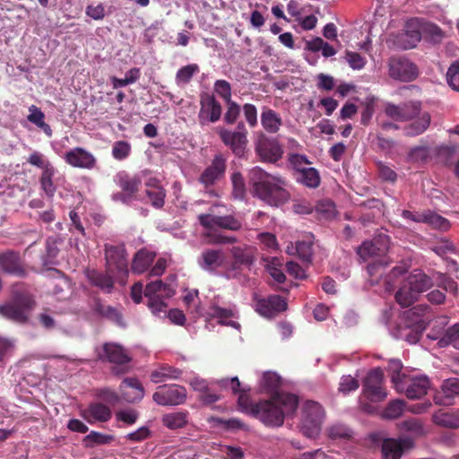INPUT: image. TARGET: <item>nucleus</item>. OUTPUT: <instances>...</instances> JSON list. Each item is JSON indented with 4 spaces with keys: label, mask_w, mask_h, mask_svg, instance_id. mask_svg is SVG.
Listing matches in <instances>:
<instances>
[{
    "label": "nucleus",
    "mask_w": 459,
    "mask_h": 459,
    "mask_svg": "<svg viewBox=\"0 0 459 459\" xmlns=\"http://www.w3.org/2000/svg\"><path fill=\"white\" fill-rule=\"evenodd\" d=\"M249 182L255 195L271 206H281L290 197L287 190L288 181L284 178L271 175L258 167L250 170Z\"/></svg>",
    "instance_id": "f257e3e1"
},
{
    "label": "nucleus",
    "mask_w": 459,
    "mask_h": 459,
    "mask_svg": "<svg viewBox=\"0 0 459 459\" xmlns=\"http://www.w3.org/2000/svg\"><path fill=\"white\" fill-rule=\"evenodd\" d=\"M299 405V398L293 394H278L270 400L260 401L251 408V413L267 427H280L286 415L293 414Z\"/></svg>",
    "instance_id": "f03ea898"
},
{
    "label": "nucleus",
    "mask_w": 459,
    "mask_h": 459,
    "mask_svg": "<svg viewBox=\"0 0 459 459\" xmlns=\"http://www.w3.org/2000/svg\"><path fill=\"white\" fill-rule=\"evenodd\" d=\"M34 295L22 284L12 288V301L0 305V316L15 324L26 325L30 314L36 307Z\"/></svg>",
    "instance_id": "7ed1b4c3"
},
{
    "label": "nucleus",
    "mask_w": 459,
    "mask_h": 459,
    "mask_svg": "<svg viewBox=\"0 0 459 459\" xmlns=\"http://www.w3.org/2000/svg\"><path fill=\"white\" fill-rule=\"evenodd\" d=\"M95 353L100 361L112 365L113 375L121 376L129 372L132 358L121 344L112 342H104L101 346L95 348Z\"/></svg>",
    "instance_id": "20e7f679"
},
{
    "label": "nucleus",
    "mask_w": 459,
    "mask_h": 459,
    "mask_svg": "<svg viewBox=\"0 0 459 459\" xmlns=\"http://www.w3.org/2000/svg\"><path fill=\"white\" fill-rule=\"evenodd\" d=\"M389 76L401 82H412L420 74L418 66L403 56H393L388 60Z\"/></svg>",
    "instance_id": "39448f33"
},
{
    "label": "nucleus",
    "mask_w": 459,
    "mask_h": 459,
    "mask_svg": "<svg viewBox=\"0 0 459 459\" xmlns=\"http://www.w3.org/2000/svg\"><path fill=\"white\" fill-rule=\"evenodd\" d=\"M187 392L183 385H163L157 387L152 400L160 406H176L185 403Z\"/></svg>",
    "instance_id": "423d86ee"
},
{
    "label": "nucleus",
    "mask_w": 459,
    "mask_h": 459,
    "mask_svg": "<svg viewBox=\"0 0 459 459\" xmlns=\"http://www.w3.org/2000/svg\"><path fill=\"white\" fill-rule=\"evenodd\" d=\"M302 413L305 433L309 437L316 435L325 419L324 408L316 402L307 401L303 406Z\"/></svg>",
    "instance_id": "0eeeda50"
},
{
    "label": "nucleus",
    "mask_w": 459,
    "mask_h": 459,
    "mask_svg": "<svg viewBox=\"0 0 459 459\" xmlns=\"http://www.w3.org/2000/svg\"><path fill=\"white\" fill-rule=\"evenodd\" d=\"M395 387L399 394H404L408 399L415 400L424 396L430 387V381L426 376L411 377L407 375Z\"/></svg>",
    "instance_id": "6e6552de"
},
{
    "label": "nucleus",
    "mask_w": 459,
    "mask_h": 459,
    "mask_svg": "<svg viewBox=\"0 0 459 459\" xmlns=\"http://www.w3.org/2000/svg\"><path fill=\"white\" fill-rule=\"evenodd\" d=\"M221 114L222 107L214 95L209 93L200 95V109L197 118L201 126L216 123L221 119Z\"/></svg>",
    "instance_id": "1a4fd4ad"
},
{
    "label": "nucleus",
    "mask_w": 459,
    "mask_h": 459,
    "mask_svg": "<svg viewBox=\"0 0 459 459\" xmlns=\"http://www.w3.org/2000/svg\"><path fill=\"white\" fill-rule=\"evenodd\" d=\"M421 39L420 18L413 17L405 21L404 30L397 34L395 43L403 49H411Z\"/></svg>",
    "instance_id": "9d476101"
},
{
    "label": "nucleus",
    "mask_w": 459,
    "mask_h": 459,
    "mask_svg": "<svg viewBox=\"0 0 459 459\" xmlns=\"http://www.w3.org/2000/svg\"><path fill=\"white\" fill-rule=\"evenodd\" d=\"M226 169L227 159L222 153H218L213 157L211 164L201 173L198 181L204 188L212 187L224 178Z\"/></svg>",
    "instance_id": "9b49d317"
},
{
    "label": "nucleus",
    "mask_w": 459,
    "mask_h": 459,
    "mask_svg": "<svg viewBox=\"0 0 459 459\" xmlns=\"http://www.w3.org/2000/svg\"><path fill=\"white\" fill-rule=\"evenodd\" d=\"M198 221L206 230H213L215 227L232 231H238L242 229V221L233 215H212L202 213L198 215Z\"/></svg>",
    "instance_id": "f8f14e48"
},
{
    "label": "nucleus",
    "mask_w": 459,
    "mask_h": 459,
    "mask_svg": "<svg viewBox=\"0 0 459 459\" xmlns=\"http://www.w3.org/2000/svg\"><path fill=\"white\" fill-rule=\"evenodd\" d=\"M385 112L387 117L400 121L413 119L422 114L421 102L419 100H409L400 105L386 104Z\"/></svg>",
    "instance_id": "ddd939ff"
},
{
    "label": "nucleus",
    "mask_w": 459,
    "mask_h": 459,
    "mask_svg": "<svg viewBox=\"0 0 459 459\" xmlns=\"http://www.w3.org/2000/svg\"><path fill=\"white\" fill-rule=\"evenodd\" d=\"M254 302L255 311L265 317H273L277 313L285 311L288 307L286 300L279 295H270L264 299L255 294Z\"/></svg>",
    "instance_id": "4468645a"
},
{
    "label": "nucleus",
    "mask_w": 459,
    "mask_h": 459,
    "mask_svg": "<svg viewBox=\"0 0 459 459\" xmlns=\"http://www.w3.org/2000/svg\"><path fill=\"white\" fill-rule=\"evenodd\" d=\"M255 152L260 158L268 162H276L281 159L283 149L279 142L274 138H269L261 134L256 143Z\"/></svg>",
    "instance_id": "2eb2a0df"
},
{
    "label": "nucleus",
    "mask_w": 459,
    "mask_h": 459,
    "mask_svg": "<svg viewBox=\"0 0 459 459\" xmlns=\"http://www.w3.org/2000/svg\"><path fill=\"white\" fill-rule=\"evenodd\" d=\"M232 256L231 268L228 272V278L235 277L233 272L239 270L241 266L250 267L255 261V248L251 246H237L230 249Z\"/></svg>",
    "instance_id": "dca6fc26"
},
{
    "label": "nucleus",
    "mask_w": 459,
    "mask_h": 459,
    "mask_svg": "<svg viewBox=\"0 0 459 459\" xmlns=\"http://www.w3.org/2000/svg\"><path fill=\"white\" fill-rule=\"evenodd\" d=\"M63 159L71 167L82 169H92L97 163L94 155L82 147L70 149L64 154Z\"/></svg>",
    "instance_id": "f3484780"
},
{
    "label": "nucleus",
    "mask_w": 459,
    "mask_h": 459,
    "mask_svg": "<svg viewBox=\"0 0 459 459\" xmlns=\"http://www.w3.org/2000/svg\"><path fill=\"white\" fill-rule=\"evenodd\" d=\"M105 259L108 271L127 273L126 251L123 245H105Z\"/></svg>",
    "instance_id": "a211bd4d"
},
{
    "label": "nucleus",
    "mask_w": 459,
    "mask_h": 459,
    "mask_svg": "<svg viewBox=\"0 0 459 459\" xmlns=\"http://www.w3.org/2000/svg\"><path fill=\"white\" fill-rule=\"evenodd\" d=\"M224 262L225 255L221 249L205 248L197 258L199 267L210 273H215Z\"/></svg>",
    "instance_id": "6ab92c4d"
},
{
    "label": "nucleus",
    "mask_w": 459,
    "mask_h": 459,
    "mask_svg": "<svg viewBox=\"0 0 459 459\" xmlns=\"http://www.w3.org/2000/svg\"><path fill=\"white\" fill-rule=\"evenodd\" d=\"M456 396H459V378L450 377L442 382L440 390L435 394L433 400L437 405L449 406Z\"/></svg>",
    "instance_id": "aec40b11"
},
{
    "label": "nucleus",
    "mask_w": 459,
    "mask_h": 459,
    "mask_svg": "<svg viewBox=\"0 0 459 459\" xmlns=\"http://www.w3.org/2000/svg\"><path fill=\"white\" fill-rule=\"evenodd\" d=\"M81 416L90 424L96 422H108L112 417L111 409L100 403H91L88 407L81 411Z\"/></svg>",
    "instance_id": "412c9836"
},
{
    "label": "nucleus",
    "mask_w": 459,
    "mask_h": 459,
    "mask_svg": "<svg viewBox=\"0 0 459 459\" xmlns=\"http://www.w3.org/2000/svg\"><path fill=\"white\" fill-rule=\"evenodd\" d=\"M120 395L127 403L140 402L144 396V388L135 377H126L119 385Z\"/></svg>",
    "instance_id": "4be33fe9"
},
{
    "label": "nucleus",
    "mask_w": 459,
    "mask_h": 459,
    "mask_svg": "<svg viewBox=\"0 0 459 459\" xmlns=\"http://www.w3.org/2000/svg\"><path fill=\"white\" fill-rule=\"evenodd\" d=\"M219 135L222 143L230 147L235 155L241 156L244 153L247 143L246 134L221 128L219 131Z\"/></svg>",
    "instance_id": "5701e85b"
},
{
    "label": "nucleus",
    "mask_w": 459,
    "mask_h": 459,
    "mask_svg": "<svg viewBox=\"0 0 459 459\" xmlns=\"http://www.w3.org/2000/svg\"><path fill=\"white\" fill-rule=\"evenodd\" d=\"M0 268L10 274L20 277L25 275V270L21 264L20 254L14 250H7L0 253Z\"/></svg>",
    "instance_id": "b1692460"
},
{
    "label": "nucleus",
    "mask_w": 459,
    "mask_h": 459,
    "mask_svg": "<svg viewBox=\"0 0 459 459\" xmlns=\"http://www.w3.org/2000/svg\"><path fill=\"white\" fill-rule=\"evenodd\" d=\"M411 445L408 439H385L382 444V459H401L404 450Z\"/></svg>",
    "instance_id": "393cba45"
},
{
    "label": "nucleus",
    "mask_w": 459,
    "mask_h": 459,
    "mask_svg": "<svg viewBox=\"0 0 459 459\" xmlns=\"http://www.w3.org/2000/svg\"><path fill=\"white\" fill-rule=\"evenodd\" d=\"M390 247V238L383 233H375V269L377 265H387L390 259L387 253Z\"/></svg>",
    "instance_id": "a878e982"
},
{
    "label": "nucleus",
    "mask_w": 459,
    "mask_h": 459,
    "mask_svg": "<svg viewBox=\"0 0 459 459\" xmlns=\"http://www.w3.org/2000/svg\"><path fill=\"white\" fill-rule=\"evenodd\" d=\"M359 409L368 414L373 413V369H370L362 385V393L359 399Z\"/></svg>",
    "instance_id": "bb28decb"
},
{
    "label": "nucleus",
    "mask_w": 459,
    "mask_h": 459,
    "mask_svg": "<svg viewBox=\"0 0 459 459\" xmlns=\"http://www.w3.org/2000/svg\"><path fill=\"white\" fill-rule=\"evenodd\" d=\"M406 281L419 295L434 285L433 279L420 269L411 271L407 276Z\"/></svg>",
    "instance_id": "cd10ccee"
},
{
    "label": "nucleus",
    "mask_w": 459,
    "mask_h": 459,
    "mask_svg": "<svg viewBox=\"0 0 459 459\" xmlns=\"http://www.w3.org/2000/svg\"><path fill=\"white\" fill-rule=\"evenodd\" d=\"M117 183L121 190L132 196L134 200L138 199V192L142 185V180L137 176H130L126 172H120L117 175Z\"/></svg>",
    "instance_id": "c85d7f7f"
},
{
    "label": "nucleus",
    "mask_w": 459,
    "mask_h": 459,
    "mask_svg": "<svg viewBox=\"0 0 459 459\" xmlns=\"http://www.w3.org/2000/svg\"><path fill=\"white\" fill-rule=\"evenodd\" d=\"M183 371L169 364H161L150 374L152 382L158 384L167 380L178 379Z\"/></svg>",
    "instance_id": "c756f323"
},
{
    "label": "nucleus",
    "mask_w": 459,
    "mask_h": 459,
    "mask_svg": "<svg viewBox=\"0 0 459 459\" xmlns=\"http://www.w3.org/2000/svg\"><path fill=\"white\" fill-rule=\"evenodd\" d=\"M405 401L402 399H394L390 401L383 409H375V414L378 415L383 420H394L403 415L405 410Z\"/></svg>",
    "instance_id": "7c9ffc66"
},
{
    "label": "nucleus",
    "mask_w": 459,
    "mask_h": 459,
    "mask_svg": "<svg viewBox=\"0 0 459 459\" xmlns=\"http://www.w3.org/2000/svg\"><path fill=\"white\" fill-rule=\"evenodd\" d=\"M155 256L156 254L152 251H149L146 248L140 249L135 253L132 261V272L137 274L144 273L152 264Z\"/></svg>",
    "instance_id": "2f4dec72"
},
{
    "label": "nucleus",
    "mask_w": 459,
    "mask_h": 459,
    "mask_svg": "<svg viewBox=\"0 0 459 459\" xmlns=\"http://www.w3.org/2000/svg\"><path fill=\"white\" fill-rule=\"evenodd\" d=\"M261 125L267 133L277 134L282 126V119L273 109L264 108L261 113Z\"/></svg>",
    "instance_id": "473e14b6"
},
{
    "label": "nucleus",
    "mask_w": 459,
    "mask_h": 459,
    "mask_svg": "<svg viewBox=\"0 0 459 459\" xmlns=\"http://www.w3.org/2000/svg\"><path fill=\"white\" fill-rule=\"evenodd\" d=\"M409 125L403 128L404 134L410 137L417 136L423 134L429 126L431 117L429 112H422L420 116L415 117Z\"/></svg>",
    "instance_id": "72a5a7b5"
},
{
    "label": "nucleus",
    "mask_w": 459,
    "mask_h": 459,
    "mask_svg": "<svg viewBox=\"0 0 459 459\" xmlns=\"http://www.w3.org/2000/svg\"><path fill=\"white\" fill-rule=\"evenodd\" d=\"M296 181L308 188H317L321 183V178L316 169L307 167L299 169V172L294 176Z\"/></svg>",
    "instance_id": "f704fd0d"
},
{
    "label": "nucleus",
    "mask_w": 459,
    "mask_h": 459,
    "mask_svg": "<svg viewBox=\"0 0 459 459\" xmlns=\"http://www.w3.org/2000/svg\"><path fill=\"white\" fill-rule=\"evenodd\" d=\"M420 30L422 38L433 44L440 43L445 36L442 29L433 22L420 18Z\"/></svg>",
    "instance_id": "c9c22d12"
},
{
    "label": "nucleus",
    "mask_w": 459,
    "mask_h": 459,
    "mask_svg": "<svg viewBox=\"0 0 459 459\" xmlns=\"http://www.w3.org/2000/svg\"><path fill=\"white\" fill-rule=\"evenodd\" d=\"M56 173V169L51 165L50 167H47L46 169L42 170L39 177L40 188L49 198H52L56 191V186L53 180Z\"/></svg>",
    "instance_id": "e433bc0d"
},
{
    "label": "nucleus",
    "mask_w": 459,
    "mask_h": 459,
    "mask_svg": "<svg viewBox=\"0 0 459 459\" xmlns=\"http://www.w3.org/2000/svg\"><path fill=\"white\" fill-rule=\"evenodd\" d=\"M432 338L437 340V345L440 348H446L451 345L455 349L459 350V323L454 324L446 329L440 338Z\"/></svg>",
    "instance_id": "4c0bfd02"
},
{
    "label": "nucleus",
    "mask_w": 459,
    "mask_h": 459,
    "mask_svg": "<svg viewBox=\"0 0 459 459\" xmlns=\"http://www.w3.org/2000/svg\"><path fill=\"white\" fill-rule=\"evenodd\" d=\"M92 309L96 314L101 316L102 317L113 321L119 325H122V315L116 307L105 305L100 299H97L94 300Z\"/></svg>",
    "instance_id": "58836bf2"
},
{
    "label": "nucleus",
    "mask_w": 459,
    "mask_h": 459,
    "mask_svg": "<svg viewBox=\"0 0 459 459\" xmlns=\"http://www.w3.org/2000/svg\"><path fill=\"white\" fill-rule=\"evenodd\" d=\"M418 297L419 294L411 288L406 281L395 293V300L403 307H411L418 300Z\"/></svg>",
    "instance_id": "ea45409f"
},
{
    "label": "nucleus",
    "mask_w": 459,
    "mask_h": 459,
    "mask_svg": "<svg viewBox=\"0 0 459 459\" xmlns=\"http://www.w3.org/2000/svg\"><path fill=\"white\" fill-rule=\"evenodd\" d=\"M327 437L334 441L350 440L353 437V431L343 423H334L326 429Z\"/></svg>",
    "instance_id": "a19ab883"
},
{
    "label": "nucleus",
    "mask_w": 459,
    "mask_h": 459,
    "mask_svg": "<svg viewBox=\"0 0 459 459\" xmlns=\"http://www.w3.org/2000/svg\"><path fill=\"white\" fill-rule=\"evenodd\" d=\"M432 421L436 425L444 428H459V416L453 412L443 411L442 410H439L432 415Z\"/></svg>",
    "instance_id": "79ce46f5"
},
{
    "label": "nucleus",
    "mask_w": 459,
    "mask_h": 459,
    "mask_svg": "<svg viewBox=\"0 0 459 459\" xmlns=\"http://www.w3.org/2000/svg\"><path fill=\"white\" fill-rule=\"evenodd\" d=\"M281 385V378L279 375L274 372H265L263 375L261 386L262 388L272 394V396L280 394L278 392L279 388ZM281 394H285L284 392H281Z\"/></svg>",
    "instance_id": "37998d69"
},
{
    "label": "nucleus",
    "mask_w": 459,
    "mask_h": 459,
    "mask_svg": "<svg viewBox=\"0 0 459 459\" xmlns=\"http://www.w3.org/2000/svg\"><path fill=\"white\" fill-rule=\"evenodd\" d=\"M162 422L164 426L170 429L183 428L187 422L186 411H177L163 416Z\"/></svg>",
    "instance_id": "c03bdc74"
},
{
    "label": "nucleus",
    "mask_w": 459,
    "mask_h": 459,
    "mask_svg": "<svg viewBox=\"0 0 459 459\" xmlns=\"http://www.w3.org/2000/svg\"><path fill=\"white\" fill-rule=\"evenodd\" d=\"M357 255L360 262H368L367 264V272L369 276L373 273V265L369 260L373 257V241L366 240L358 248Z\"/></svg>",
    "instance_id": "a18cd8bd"
},
{
    "label": "nucleus",
    "mask_w": 459,
    "mask_h": 459,
    "mask_svg": "<svg viewBox=\"0 0 459 459\" xmlns=\"http://www.w3.org/2000/svg\"><path fill=\"white\" fill-rule=\"evenodd\" d=\"M387 372L390 377L391 382L393 384L394 388L395 389L396 385L400 384L407 375L403 373V364L399 359H390L387 365Z\"/></svg>",
    "instance_id": "49530a36"
},
{
    "label": "nucleus",
    "mask_w": 459,
    "mask_h": 459,
    "mask_svg": "<svg viewBox=\"0 0 459 459\" xmlns=\"http://www.w3.org/2000/svg\"><path fill=\"white\" fill-rule=\"evenodd\" d=\"M90 280L93 285L107 292H110L114 287L113 278L108 273L93 272L90 276Z\"/></svg>",
    "instance_id": "de8ad7c7"
},
{
    "label": "nucleus",
    "mask_w": 459,
    "mask_h": 459,
    "mask_svg": "<svg viewBox=\"0 0 459 459\" xmlns=\"http://www.w3.org/2000/svg\"><path fill=\"white\" fill-rule=\"evenodd\" d=\"M437 286L443 289L446 292L454 295L455 297L458 294V284L457 282L446 273H437Z\"/></svg>",
    "instance_id": "09e8293b"
},
{
    "label": "nucleus",
    "mask_w": 459,
    "mask_h": 459,
    "mask_svg": "<svg viewBox=\"0 0 459 459\" xmlns=\"http://www.w3.org/2000/svg\"><path fill=\"white\" fill-rule=\"evenodd\" d=\"M295 250L303 262L311 263L313 256V242L311 239L297 241Z\"/></svg>",
    "instance_id": "8fccbe9b"
},
{
    "label": "nucleus",
    "mask_w": 459,
    "mask_h": 459,
    "mask_svg": "<svg viewBox=\"0 0 459 459\" xmlns=\"http://www.w3.org/2000/svg\"><path fill=\"white\" fill-rule=\"evenodd\" d=\"M446 79L448 86L453 91L459 92V58L450 64Z\"/></svg>",
    "instance_id": "3c124183"
},
{
    "label": "nucleus",
    "mask_w": 459,
    "mask_h": 459,
    "mask_svg": "<svg viewBox=\"0 0 459 459\" xmlns=\"http://www.w3.org/2000/svg\"><path fill=\"white\" fill-rule=\"evenodd\" d=\"M423 222L428 223L431 225L435 229H438L441 230H447L450 227V223L448 220L446 218L432 212H424V221Z\"/></svg>",
    "instance_id": "603ef678"
},
{
    "label": "nucleus",
    "mask_w": 459,
    "mask_h": 459,
    "mask_svg": "<svg viewBox=\"0 0 459 459\" xmlns=\"http://www.w3.org/2000/svg\"><path fill=\"white\" fill-rule=\"evenodd\" d=\"M384 380V371L381 368H375V402L385 400L388 395V391L381 385Z\"/></svg>",
    "instance_id": "864d4df0"
},
{
    "label": "nucleus",
    "mask_w": 459,
    "mask_h": 459,
    "mask_svg": "<svg viewBox=\"0 0 459 459\" xmlns=\"http://www.w3.org/2000/svg\"><path fill=\"white\" fill-rule=\"evenodd\" d=\"M113 436L92 430L83 438V442L87 446H93L95 445L109 444L113 441Z\"/></svg>",
    "instance_id": "5fc2aeb1"
},
{
    "label": "nucleus",
    "mask_w": 459,
    "mask_h": 459,
    "mask_svg": "<svg viewBox=\"0 0 459 459\" xmlns=\"http://www.w3.org/2000/svg\"><path fill=\"white\" fill-rule=\"evenodd\" d=\"M145 195L150 200L151 204L156 209H161L165 204L167 192L165 188H156L145 190Z\"/></svg>",
    "instance_id": "6e6d98bb"
},
{
    "label": "nucleus",
    "mask_w": 459,
    "mask_h": 459,
    "mask_svg": "<svg viewBox=\"0 0 459 459\" xmlns=\"http://www.w3.org/2000/svg\"><path fill=\"white\" fill-rule=\"evenodd\" d=\"M131 144L126 141L115 142L112 146V156L115 160H126L131 153Z\"/></svg>",
    "instance_id": "4d7b16f0"
},
{
    "label": "nucleus",
    "mask_w": 459,
    "mask_h": 459,
    "mask_svg": "<svg viewBox=\"0 0 459 459\" xmlns=\"http://www.w3.org/2000/svg\"><path fill=\"white\" fill-rule=\"evenodd\" d=\"M199 72V66L196 64L187 65L181 67L176 74L178 83H188L195 74Z\"/></svg>",
    "instance_id": "13d9d810"
},
{
    "label": "nucleus",
    "mask_w": 459,
    "mask_h": 459,
    "mask_svg": "<svg viewBox=\"0 0 459 459\" xmlns=\"http://www.w3.org/2000/svg\"><path fill=\"white\" fill-rule=\"evenodd\" d=\"M233 186L232 195L236 199H243L246 195V184L240 172H234L231 175Z\"/></svg>",
    "instance_id": "bf43d9fd"
},
{
    "label": "nucleus",
    "mask_w": 459,
    "mask_h": 459,
    "mask_svg": "<svg viewBox=\"0 0 459 459\" xmlns=\"http://www.w3.org/2000/svg\"><path fill=\"white\" fill-rule=\"evenodd\" d=\"M227 110L224 114L223 119L224 122L228 125H233L238 120L241 108L240 106L234 100H230L226 102Z\"/></svg>",
    "instance_id": "052dcab7"
},
{
    "label": "nucleus",
    "mask_w": 459,
    "mask_h": 459,
    "mask_svg": "<svg viewBox=\"0 0 459 459\" xmlns=\"http://www.w3.org/2000/svg\"><path fill=\"white\" fill-rule=\"evenodd\" d=\"M288 160L292 169L294 170V176L299 172V169H306V165L311 164V162L307 160V156L298 153L290 154Z\"/></svg>",
    "instance_id": "680f3d73"
},
{
    "label": "nucleus",
    "mask_w": 459,
    "mask_h": 459,
    "mask_svg": "<svg viewBox=\"0 0 459 459\" xmlns=\"http://www.w3.org/2000/svg\"><path fill=\"white\" fill-rule=\"evenodd\" d=\"M214 91L225 101L231 100V86L226 80H217L214 82Z\"/></svg>",
    "instance_id": "e2e57ef3"
},
{
    "label": "nucleus",
    "mask_w": 459,
    "mask_h": 459,
    "mask_svg": "<svg viewBox=\"0 0 459 459\" xmlns=\"http://www.w3.org/2000/svg\"><path fill=\"white\" fill-rule=\"evenodd\" d=\"M210 316L214 318H218L219 322L223 325H235V322L226 323L225 320L230 318L233 316L231 309L214 306L211 307Z\"/></svg>",
    "instance_id": "0e129e2a"
},
{
    "label": "nucleus",
    "mask_w": 459,
    "mask_h": 459,
    "mask_svg": "<svg viewBox=\"0 0 459 459\" xmlns=\"http://www.w3.org/2000/svg\"><path fill=\"white\" fill-rule=\"evenodd\" d=\"M402 427L404 430L409 431L415 436H423L425 434L423 425L415 418L403 421Z\"/></svg>",
    "instance_id": "69168bd1"
},
{
    "label": "nucleus",
    "mask_w": 459,
    "mask_h": 459,
    "mask_svg": "<svg viewBox=\"0 0 459 459\" xmlns=\"http://www.w3.org/2000/svg\"><path fill=\"white\" fill-rule=\"evenodd\" d=\"M38 320L39 325L47 330H52L56 326V323L51 310L49 308H44L43 311L39 314Z\"/></svg>",
    "instance_id": "338daca9"
},
{
    "label": "nucleus",
    "mask_w": 459,
    "mask_h": 459,
    "mask_svg": "<svg viewBox=\"0 0 459 459\" xmlns=\"http://www.w3.org/2000/svg\"><path fill=\"white\" fill-rule=\"evenodd\" d=\"M429 157V150L425 146H416L408 153V159L411 162H423Z\"/></svg>",
    "instance_id": "774afa93"
}]
</instances>
